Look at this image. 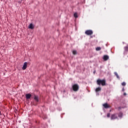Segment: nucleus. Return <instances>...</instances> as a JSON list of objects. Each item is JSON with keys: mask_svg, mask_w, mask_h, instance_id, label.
Returning <instances> with one entry per match:
<instances>
[{"mask_svg": "<svg viewBox=\"0 0 128 128\" xmlns=\"http://www.w3.org/2000/svg\"><path fill=\"white\" fill-rule=\"evenodd\" d=\"M1 114H2V112L0 111V116H1Z\"/></svg>", "mask_w": 128, "mask_h": 128, "instance_id": "obj_22", "label": "nucleus"}, {"mask_svg": "<svg viewBox=\"0 0 128 128\" xmlns=\"http://www.w3.org/2000/svg\"><path fill=\"white\" fill-rule=\"evenodd\" d=\"M96 82H97V84H98V86H100V84H102V86H106V80H100V79H98L96 80Z\"/></svg>", "mask_w": 128, "mask_h": 128, "instance_id": "obj_1", "label": "nucleus"}, {"mask_svg": "<svg viewBox=\"0 0 128 128\" xmlns=\"http://www.w3.org/2000/svg\"><path fill=\"white\" fill-rule=\"evenodd\" d=\"M118 120V114H114L111 115L110 120Z\"/></svg>", "mask_w": 128, "mask_h": 128, "instance_id": "obj_3", "label": "nucleus"}, {"mask_svg": "<svg viewBox=\"0 0 128 128\" xmlns=\"http://www.w3.org/2000/svg\"><path fill=\"white\" fill-rule=\"evenodd\" d=\"M33 28H34V26H32Z\"/></svg>", "mask_w": 128, "mask_h": 128, "instance_id": "obj_25", "label": "nucleus"}, {"mask_svg": "<svg viewBox=\"0 0 128 128\" xmlns=\"http://www.w3.org/2000/svg\"><path fill=\"white\" fill-rule=\"evenodd\" d=\"M100 90H102V88H100V87H98L96 89V92H100Z\"/></svg>", "mask_w": 128, "mask_h": 128, "instance_id": "obj_12", "label": "nucleus"}, {"mask_svg": "<svg viewBox=\"0 0 128 128\" xmlns=\"http://www.w3.org/2000/svg\"><path fill=\"white\" fill-rule=\"evenodd\" d=\"M118 118H122L124 116V114L122 112H120V113L118 114Z\"/></svg>", "mask_w": 128, "mask_h": 128, "instance_id": "obj_11", "label": "nucleus"}, {"mask_svg": "<svg viewBox=\"0 0 128 128\" xmlns=\"http://www.w3.org/2000/svg\"><path fill=\"white\" fill-rule=\"evenodd\" d=\"M110 113H108L107 118H110Z\"/></svg>", "mask_w": 128, "mask_h": 128, "instance_id": "obj_19", "label": "nucleus"}, {"mask_svg": "<svg viewBox=\"0 0 128 128\" xmlns=\"http://www.w3.org/2000/svg\"><path fill=\"white\" fill-rule=\"evenodd\" d=\"M124 96H126V93L124 92Z\"/></svg>", "mask_w": 128, "mask_h": 128, "instance_id": "obj_20", "label": "nucleus"}, {"mask_svg": "<svg viewBox=\"0 0 128 128\" xmlns=\"http://www.w3.org/2000/svg\"><path fill=\"white\" fill-rule=\"evenodd\" d=\"M103 106L105 108H110V105L108 103H105L103 104Z\"/></svg>", "mask_w": 128, "mask_h": 128, "instance_id": "obj_10", "label": "nucleus"}, {"mask_svg": "<svg viewBox=\"0 0 128 128\" xmlns=\"http://www.w3.org/2000/svg\"><path fill=\"white\" fill-rule=\"evenodd\" d=\"M114 74L116 75V76L117 78H120V76H118V72H115Z\"/></svg>", "mask_w": 128, "mask_h": 128, "instance_id": "obj_14", "label": "nucleus"}, {"mask_svg": "<svg viewBox=\"0 0 128 128\" xmlns=\"http://www.w3.org/2000/svg\"><path fill=\"white\" fill-rule=\"evenodd\" d=\"M110 58V57L108 55H105L103 56L104 60H108Z\"/></svg>", "mask_w": 128, "mask_h": 128, "instance_id": "obj_9", "label": "nucleus"}, {"mask_svg": "<svg viewBox=\"0 0 128 128\" xmlns=\"http://www.w3.org/2000/svg\"><path fill=\"white\" fill-rule=\"evenodd\" d=\"M119 110H120V107H118Z\"/></svg>", "mask_w": 128, "mask_h": 128, "instance_id": "obj_23", "label": "nucleus"}, {"mask_svg": "<svg viewBox=\"0 0 128 128\" xmlns=\"http://www.w3.org/2000/svg\"><path fill=\"white\" fill-rule=\"evenodd\" d=\"M124 52H123V54L124 56H126V54H128V46H124Z\"/></svg>", "mask_w": 128, "mask_h": 128, "instance_id": "obj_4", "label": "nucleus"}, {"mask_svg": "<svg viewBox=\"0 0 128 128\" xmlns=\"http://www.w3.org/2000/svg\"><path fill=\"white\" fill-rule=\"evenodd\" d=\"M34 100L35 102H36V104H38V102L40 101L38 96L34 95Z\"/></svg>", "mask_w": 128, "mask_h": 128, "instance_id": "obj_6", "label": "nucleus"}, {"mask_svg": "<svg viewBox=\"0 0 128 128\" xmlns=\"http://www.w3.org/2000/svg\"><path fill=\"white\" fill-rule=\"evenodd\" d=\"M72 90L74 92H78L80 88V86L78 84H74L72 86Z\"/></svg>", "mask_w": 128, "mask_h": 128, "instance_id": "obj_2", "label": "nucleus"}, {"mask_svg": "<svg viewBox=\"0 0 128 128\" xmlns=\"http://www.w3.org/2000/svg\"><path fill=\"white\" fill-rule=\"evenodd\" d=\"M26 100H30V98H32V94H26Z\"/></svg>", "mask_w": 128, "mask_h": 128, "instance_id": "obj_8", "label": "nucleus"}, {"mask_svg": "<svg viewBox=\"0 0 128 128\" xmlns=\"http://www.w3.org/2000/svg\"><path fill=\"white\" fill-rule=\"evenodd\" d=\"M74 18H78V13L76 12L74 14Z\"/></svg>", "mask_w": 128, "mask_h": 128, "instance_id": "obj_16", "label": "nucleus"}, {"mask_svg": "<svg viewBox=\"0 0 128 128\" xmlns=\"http://www.w3.org/2000/svg\"><path fill=\"white\" fill-rule=\"evenodd\" d=\"M28 28H31V30H32V23H31L29 26H28Z\"/></svg>", "mask_w": 128, "mask_h": 128, "instance_id": "obj_13", "label": "nucleus"}, {"mask_svg": "<svg viewBox=\"0 0 128 128\" xmlns=\"http://www.w3.org/2000/svg\"><path fill=\"white\" fill-rule=\"evenodd\" d=\"M78 54V52H76V50H74L72 51V54L74 55H76Z\"/></svg>", "mask_w": 128, "mask_h": 128, "instance_id": "obj_15", "label": "nucleus"}, {"mask_svg": "<svg viewBox=\"0 0 128 128\" xmlns=\"http://www.w3.org/2000/svg\"><path fill=\"white\" fill-rule=\"evenodd\" d=\"M27 66H28V62H24L23 66L22 68V70H24L26 68Z\"/></svg>", "mask_w": 128, "mask_h": 128, "instance_id": "obj_7", "label": "nucleus"}, {"mask_svg": "<svg viewBox=\"0 0 128 128\" xmlns=\"http://www.w3.org/2000/svg\"><path fill=\"white\" fill-rule=\"evenodd\" d=\"M122 92H124V88H122Z\"/></svg>", "mask_w": 128, "mask_h": 128, "instance_id": "obj_21", "label": "nucleus"}, {"mask_svg": "<svg viewBox=\"0 0 128 128\" xmlns=\"http://www.w3.org/2000/svg\"><path fill=\"white\" fill-rule=\"evenodd\" d=\"M122 86H126V84L125 82H122Z\"/></svg>", "mask_w": 128, "mask_h": 128, "instance_id": "obj_18", "label": "nucleus"}, {"mask_svg": "<svg viewBox=\"0 0 128 128\" xmlns=\"http://www.w3.org/2000/svg\"><path fill=\"white\" fill-rule=\"evenodd\" d=\"M100 50H102V48H100V47H97L96 48V50H97V51Z\"/></svg>", "mask_w": 128, "mask_h": 128, "instance_id": "obj_17", "label": "nucleus"}, {"mask_svg": "<svg viewBox=\"0 0 128 128\" xmlns=\"http://www.w3.org/2000/svg\"><path fill=\"white\" fill-rule=\"evenodd\" d=\"M21 2H22V0H21Z\"/></svg>", "mask_w": 128, "mask_h": 128, "instance_id": "obj_24", "label": "nucleus"}, {"mask_svg": "<svg viewBox=\"0 0 128 128\" xmlns=\"http://www.w3.org/2000/svg\"><path fill=\"white\" fill-rule=\"evenodd\" d=\"M86 34H87V36H92L94 34V32L92 30H87L85 32Z\"/></svg>", "mask_w": 128, "mask_h": 128, "instance_id": "obj_5", "label": "nucleus"}]
</instances>
